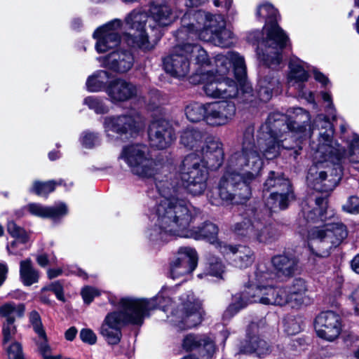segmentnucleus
<instances>
[{"mask_svg": "<svg viewBox=\"0 0 359 359\" xmlns=\"http://www.w3.org/2000/svg\"><path fill=\"white\" fill-rule=\"evenodd\" d=\"M176 37L179 41L198 39L222 48H228L234 43L233 34L225 28L224 18L201 10L190 11L183 15Z\"/></svg>", "mask_w": 359, "mask_h": 359, "instance_id": "nucleus-7", "label": "nucleus"}, {"mask_svg": "<svg viewBox=\"0 0 359 359\" xmlns=\"http://www.w3.org/2000/svg\"><path fill=\"white\" fill-rule=\"evenodd\" d=\"M224 150L222 143L218 140H210L206 142L203 148V157L205 168L208 169H217L221 166L224 160Z\"/></svg>", "mask_w": 359, "mask_h": 359, "instance_id": "nucleus-31", "label": "nucleus"}, {"mask_svg": "<svg viewBox=\"0 0 359 359\" xmlns=\"http://www.w3.org/2000/svg\"><path fill=\"white\" fill-rule=\"evenodd\" d=\"M43 290L52 291L59 300L64 301L63 288L59 282H54Z\"/></svg>", "mask_w": 359, "mask_h": 359, "instance_id": "nucleus-58", "label": "nucleus"}, {"mask_svg": "<svg viewBox=\"0 0 359 359\" xmlns=\"http://www.w3.org/2000/svg\"><path fill=\"white\" fill-rule=\"evenodd\" d=\"M348 158L355 170H359V137H354L348 153Z\"/></svg>", "mask_w": 359, "mask_h": 359, "instance_id": "nucleus-49", "label": "nucleus"}, {"mask_svg": "<svg viewBox=\"0 0 359 359\" xmlns=\"http://www.w3.org/2000/svg\"><path fill=\"white\" fill-rule=\"evenodd\" d=\"M207 109V103H191L185 108V114L187 118L191 122L204 121L206 123Z\"/></svg>", "mask_w": 359, "mask_h": 359, "instance_id": "nucleus-42", "label": "nucleus"}, {"mask_svg": "<svg viewBox=\"0 0 359 359\" xmlns=\"http://www.w3.org/2000/svg\"><path fill=\"white\" fill-rule=\"evenodd\" d=\"M206 271L205 276L210 275L219 278H223L222 274L224 273L223 264L217 258L215 257L209 260Z\"/></svg>", "mask_w": 359, "mask_h": 359, "instance_id": "nucleus-47", "label": "nucleus"}, {"mask_svg": "<svg viewBox=\"0 0 359 359\" xmlns=\"http://www.w3.org/2000/svg\"><path fill=\"white\" fill-rule=\"evenodd\" d=\"M316 129L318 130V139L310 144L313 164L309 169L306 182L309 187L317 191L329 192L341 180V169L339 162L345 150L333 139L332 124L323 114L315 119L313 135Z\"/></svg>", "mask_w": 359, "mask_h": 359, "instance_id": "nucleus-2", "label": "nucleus"}, {"mask_svg": "<svg viewBox=\"0 0 359 359\" xmlns=\"http://www.w3.org/2000/svg\"><path fill=\"white\" fill-rule=\"evenodd\" d=\"M99 60L104 67L120 74L129 72L135 62L133 54L130 50L123 49L113 51L100 57Z\"/></svg>", "mask_w": 359, "mask_h": 359, "instance_id": "nucleus-27", "label": "nucleus"}, {"mask_svg": "<svg viewBox=\"0 0 359 359\" xmlns=\"http://www.w3.org/2000/svg\"><path fill=\"white\" fill-rule=\"evenodd\" d=\"M259 18L266 20L262 32L251 33L249 40L257 42L258 58L266 66L276 68L282 62V51L290 43L288 36L278 25V11L270 4H260L256 11Z\"/></svg>", "mask_w": 359, "mask_h": 359, "instance_id": "nucleus-8", "label": "nucleus"}, {"mask_svg": "<svg viewBox=\"0 0 359 359\" xmlns=\"http://www.w3.org/2000/svg\"><path fill=\"white\" fill-rule=\"evenodd\" d=\"M344 210L355 214L359 212V198L355 196H351L346 203L343 206Z\"/></svg>", "mask_w": 359, "mask_h": 359, "instance_id": "nucleus-55", "label": "nucleus"}, {"mask_svg": "<svg viewBox=\"0 0 359 359\" xmlns=\"http://www.w3.org/2000/svg\"><path fill=\"white\" fill-rule=\"evenodd\" d=\"M25 312V306L24 304H15L8 302L0 307V315L8 318H22Z\"/></svg>", "mask_w": 359, "mask_h": 359, "instance_id": "nucleus-44", "label": "nucleus"}, {"mask_svg": "<svg viewBox=\"0 0 359 359\" xmlns=\"http://www.w3.org/2000/svg\"><path fill=\"white\" fill-rule=\"evenodd\" d=\"M103 128L106 135L110 139L114 134L133 137L144 128L142 116L135 111L117 116H107L103 118Z\"/></svg>", "mask_w": 359, "mask_h": 359, "instance_id": "nucleus-14", "label": "nucleus"}, {"mask_svg": "<svg viewBox=\"0 0 359 359\" xmlns=\"http://www.w3.org/2000/svg\"><path fill=\"white\" fill-rule=\"evenodd\" d=\"M203 140L202 132L198 130L187 128L184 130L180 136V142L190 149H198Z\"/></svg>", "mask_w": 359, "mask_h": 359, "instance_id": "nucleus-39", "label": "nucleus"}, {"mask_svg": "<svg viewBox=\"0 0 359 359\" xmlns=\"http://www.w3.org/2000/svg\"><path fill=\"white\" fill-rule=\"evenodd\" d=\"M271 210L256 208L252 215L250 239L259 243L269 244L278 239L280 233L270 222Z\"/></svg>", "mask_w": 359, "mask_h": 359, "instance_id": "nucleus-18", "label": "nucleus"}, {"mask_svg": "<svg viewBox=\"0 0 359 359\" xmlns=\"http://www.w3.org/2000/svg\"><path fill=\"white\" fill-rule=\"evenodd\" d=\"M197 262L198 256L195 249L180 248L176 259L170 264V276L175 280L191 273L196 269Z\"/></svg>", "mask_w": 359, "mask_h": 359, "instance_id": "nucleus-25", "label": "nucleus"}, {"mask_svg": "<svg viewBox=\"0 0 359 359\" xmlns=\"http://www.w3.org/2000/svg\"><path fill=\"white\" fill-rule=\"evenodd\" d=\"M8 266L5 263L0 262V286L6 279Z\"/></svg>", "mask_w": 359, "mask_h": 359, "instance_id": "nucleus-61", "label": "nucleus"}, {"mask_svg": "<svg viewBox=\"0 0 359 359\" xmlns=\"http://www.w3.org/2000/svg\"><path fill=\"white\" fill-rule=\"evenodd\" d=\"M192 61L201 66L210 64L209 56L203 47L187 43L176 46L172 53L163 59V66L167 73L181 79L189 74Z\"/></svg>", "mask_w": 359, "mask_h": 359, "instance_id": "nucleus-11", "label": "nucleus"}, {"mask_svg": "<svg viewBox=\"0 0 359 359\" xmlns=\"http://www.w3.org/2000/svg\"><path fill=\"white\" fill-rule=\"evenodd\" d=\"M7 231L8 233L15 238L10 245L7 246V249L9 253L14 255H20V252L15 250L19 245H22L23 246L20 248V250H24L25 248V244L28 241V235L26 231L18 226L14 222L10 221L8 222L7 225Z\"/></svg>", "mask_w": 359, "mask_h": 359, "instance_id": "nucleus-36", "label": "nucleus"}, {"mask_svg": "<svg viewBox=\"0 0 359 359\" xmlns=\"http://www.w3.org/2000/svg\"><path fill=\"white\" fill-rule=\"evenodd\" d=\"M118 160L124 162L130 172L142 178H149L157 173L158 165L152 158L147 145L129 144L123 147Z\"/></svg>", "mask_w": 359, "mask_h": 359, "instance_id": "nucleus-13", "label": "nucleus"}, {"mask_svg": "<svg viewBox=\"0 0 359 359\" xmlns=\"http://www.w3.org/2000/svg\"><path fill=\"white\" fill-rule=\"evenodd\" d=\"M121 27V20L114 19L95 29L93 36L96 40L95 48L97 53H105L120 43Z\"/></svg>", "mask_w": 359, "mask_h": 359, "instance_id": "nucleus-19", "label": "nucleus"}, {"mask_svg": "<svg viewBox=\"0 0 359 359\" xmlns=\"http://www.w3.org/2000/svg\"><path fill=\"white\" fill-rule=\"evenodd\" d=\"M111 74L105 70H99L88 76L86 81V88L90 92H100L106 88L109 83Z\"/></svg>", "mask_w": 359, "mask_h": 359, "instance_id": "nucleus-37", "label": "nucleus"}, {"mask_svg": "<svg viewBox=\"0 0 359 359\" xmlns=\"http://www.w3.org/2000/svg\"><path fill=\"white\" fill-rule=\"evenodd\" d=\"M264 166V161L257 145L253 142V135L250 130L244 134L242 147L234 151L229 157L226 171L219 183V195L224 202H231L238 196L244 203L251 196L249 184L258 177Z\"/></svg>", "mask_w": 359, "mask_h": 359, "instance_id": "nucleus-3", "label": "nucleus"}, {"mask_svg": "<svg viewBox=\"0 0 359 359\" xmlns=\"http://www.w3.org/2000/svg\"><path fill=\"white\" fill-rule=\"evenodd\" d=\"M322 98L324 102L327 103L326 106L327 113L329 114V116H332L333 120H334L336 118V109L334 107L331 95L328 93L323 92Z\"/></svg>", "mask_w": 359, "mask_h": 359, "instance_id": "nucleus-57", "label": "nucleus"}, {"mask_svg": "<svg viewBox=\"0 0 359 359\" xmlns=\"http://www.w3.org/2000/svg\"><path fill=\"white\" fill-rule=\"evenodd\" d=\"M290 72L287 75V83L290 86L294 87L299 90V95L304 97L309 102L314 103V97L311 92L304 93L303 83L307 81L309 74L306 63L297 57H292L289 63Z\"/></svg>", "mask_w": 359, "mask_h": 359, "instance_id": "nucleus-26", "label": "nucleus"}, {"mask_svg": "<svg viewBox=\"0 0 359 359\" xmlns=\"http://www.w3.org/2000/svg\"><path fill=\"white\" fill-rule=\"evenodd\" d=\"M177 310L172 313L171 322L180 330L190 329L202 320L201 302L196 299L192 292L183 294L179 299Z\"/></svg>", "mask_w": 359, "mask_h": 359, "instance_id": "nucleus-15", "label": "nucleus"}, {"mask_svg": "<svg viewBox=\"0 0 359 359\" xmlns=\"http://www.w3.org/2000/svg\"><path fill=\"white\" fill-rule=\"evenodd\" d=\"M168 182L160 181L158 190L161 196L160 204L155 208L153 224L146 231V236L151 241H165L174 236L195 240H207L219 250L217 241L218 227L212 223L189 228L194 219L193 208L186 199L175 198L173 193L166 187Z\"/></svg>", "mask_w": 359, "mask_h": 359, "instance_id": "nucleus-1", "label": "nucleus"}, {"mask_svg": "<svg viewBox=\"0 0 359 359\" xmlns=\"http://www.w3.org/2000/svg\"><path fill=\"white\" fill-rule=\"evenodd\" d=\"M287 291L285 288L273 287L272 284L254 292L247 299L236 306V302H232L224 311L223 317L230 318L237 313L241 309L245 308L248 304L260 303L266 305L284 306L287 304Z\"/></svg>", "mask_w": 359, "mask_h": 359, "instance_id": "nucleus-16", "label": "nucleus"}, {"mask_svg": "<svg viewBox=\"0 0 359 359\" xmlns=\"http://www.w3.org/2000/svg\"><path fill=\"white\" fill-rule=\"evenodd\" d=\"M80 338L83 342L88 344H95L97 341V336L90 329H82L80 332Z\"/></svg>", "mask_w": 359, "mask_h": 359, "instance_id": "nucleus-56", "label": "nucleus"}, {"mask_svg": "<svg viewBox=\"0 0 359 359\" xmlns=\"http://www.w3.org/2000/svg\"><path fill=\"white\" fill-rule=\"evenodd\" d=\"M264 189L269 191L275 188L266 200V205L273 211L278 209L284 210L288 207L289 203L294 198L290 181L284 178L281 174L273 171L269 172L264 184Z\"/></svg>", "mask_w": 359, "mask_h": 359, "instance_id": "nucleus-17", "label": "nucleus"}, {"mask_svg": "<svg viewBox=\"0 0 359 359\" xmlns=\"http://www.w3.org/2000/svg\"><path fill=\"white\" fill-rule=\"evenodd\" d=\"M206 123L218 127L229 123L234 118L236 107L232 102H212L207 103Z\"/></svg>", "mask_w": 359, "mask_h": 359, "instance_id": "nucleus-23", "label": "nucleus"}, {"mask_svg": "<svg viewBox=\"0 0 359 359\" xmlns=\"http://www.w3.org/2000/svg\"><path fill=\"white\" fill-rule=\"evenodd\" d=\"M149 144L158 149L169 147L175 139L170 122L165 119L153 121L148 130Z\"/></svg>", "mask_w": 359, "mask_h": 359, "instance_id": "nucleus-22", "label": "nucleus"}, {"mask_svg": "<svg viewBox=\"0 0 359 359\" xmlns=\"http://www.w3.org/2000/svg\"><path fill=\"white\" fill-rule=\"evenodd\" d=\"M349 300L353 306V314L359 315V285H358L349 296Z\"/></svg>", "mask_w": 359, "mask_h": 359, "instance_id": "nucleus-59", "label": "nucleus"}, {"mask_svg": "<svg viewBox=\"0 0 359 359\" xmlns=\"http://www.w3.org/2000/svg\"><path fill=\"white\" fill-rule=\"evenodd\" d=\"M241 351L244 353H255L258 356L266 355L269 353V346L267 342L259 337H252L242 347Z\"/></svg>", "mask_w": 359, "mask_h": 359, "instance_id": "nucleus-40", "label": "nucleus"}, {"mask_svg": "<svg viewBox=\"0 0 359 359\" xmlns=\"http://www.w3.org/2000/svg\"><path fill=\"white\" fill-rule=\"evenodd\" d=\"M14 318H8L6 319V322L3 325V335H4V343H7L9 341L13 336L15 335L16 332V327L13 325Z\"/></svg>", "mask_w": 359, "mask_h": 359, "instance_id": "nucleus-51", "label": "nucleus"}, {"mask_svg": "<svg viewBox=\"0 0 359 359\" xmlns=\"http://www.w3.org/2000/svg\"><path fill=\"white\" fill-rule=\"evenodd\" d=\"M208 179V172L205 161L198 155L189 154L183 159L179 167L178 173L168 172V166H162L161 175L156 177V187L158 189V183L160 181H167L168 182L166 187L172 192V189L176 190V193H173V196L183 199L180 197L182 189L181 187L193 196H200L207 189ZM158 194V205L160 204L159 200L162 198L160 193Z\"/></svg>", "mask_w": 359, "mask_h": 359, "instance_id": "nucleus-9", "label": "nucleus"}, {"mask_svg": "<svg viewBox=\"0 0 359 359\" xmlns=\"http://www.w3.org/2000/svg\"><path fill=\"white\" fill-rule=\"evenodd\" d=\"M207 352L208 356L212 355L215 351V346L214 342L208 337L203 336L202 346Z\"/></svg>", "mask_w": 359, "mask_h": 359, "instance_id": "nucleus-60", "label": "nucleus"}, {"mask_svg": "<svg viewBox=\"0 0 359 359\" xmlns=\"http://www.w3.org/2000/svg\"><path fill=\"white\" fill-rule=\"evenodd\" d=\"M172 294V290L170 288L163 287L162 290L154 297L150 299L147 298H133L130 297L133 300H145L148 303H147V306H144L147 309V314L144 316V319L148 318L151 311H154L156 309H161L163 311L165 310L167 307L171 305L172 301L170 297V295Z\"/></svg>", "mask_w": 359, "mask_h": 359, "instance_id": "nucleus-34", "label": "nucleus"}, {"mask_svg": "<svg viewBox=\"0 0 359 359\" xmlns=\"http://www.w3.org/2000/svg\"><path fill=\"white\" fill-rule=\"evenodd\" d=\"M280 88L279 79L275 72H271L259 81L258 96L262 101L267 102L271 98L273 93H278Z\"/></svg>", "mask_w": 359, "mask_h": 359, "instance_id": "nucleus-35", "label": "nucleus"}, {"mask_svg": "<svg viewBox=\"0 0 359 359\" xmlns=\"http://www.w3.org/2000/svg\"><path fill=\"white\" fill-rule=\"evenodd\" d=\"M139 91L137 86L122 78L110 80L106 88V94L113 104L125 102L133 99L139 95Z\"/></svg>", "mask_w": 359, "mask_h": 359, "instance_id": "nucleus-24", "label": "nucleus"}, {"mask_svg": "<svg viewBox=\"0 0 359 359\" xmlns=\"http://www.w3.org/2000/svg\"><path fill=\"white\" fill-rule=\"evenodd\" d=\"M285 331L288 335H294L301 331L300 323L295 319H287L285 323Z\"/></svg>", "mask_w": 359, "mask_h": 359, "instance_id": "nucleus-54", "label": "nucleus"}, {"mask_svg": "<svg viewBox=\"0 0 359 359\" xmlns=\"http://www.w3.org/2000/svg\"><path fill=\"white\" fill-rule=\"evenodd\" d=\"M287 291V305L293 309H299L309 304L310 299L306 295L307 286L302 278L294 279L292 284L285 287Z\"/></svg>", "mask_w": 359, "mask_h": 359, "instance_id": "nucleus-29", "label": "nucleus"}, {"mask_svg": "<svg viewBox=\"0 0 359 359\" xmlns=\"http://www.w3.org/2000/svg\"><path fill=\"white\" fill-rule=\"evenodd\" d=\"M100 137L97 133L84 131L80 137L81 145L86 149H92L100 144Z\"/></svg>", "mask_w": 359, "mask_h": 359, "instance_id": "nucleus-48", "label": "nucleus"}, {"mask_svg": "<svg viewBox=\"0 0 359 359\" xmlns=\"http://www.w3.org/2000/svg\"><path fill=\"white\" fill-rule=\"evenodd\" d=\"M62 182V180L58 182L50 180L45 182L35 181L33 183L31 191L38 196H46L49 193L55 190L56 186L61 185Z\"/></svg>", "mask_w": 359, "mask_h": 359, "instance_id": "nucleus-45", "label": "nucleus"}, {"mask_svg": "<svg viewBox=\"0 0 359 359\" xmlns=\"http://www.w3.org/2000/svg\"><path fill=\"white\" fill-rule=\"evenodd\" d=\"M147 13L142 8H136L129 13L125 18V23L130 29L134 31L127 39L128 45L147 51L152 50L162 34L161 29L149 24Z\"/></svg>", "mask_w": 359, "mask_h": 359, "instance_id": "nucleus-12", "label": "nucleus"}, {"mask_svg": "<svg viewBox=\"0 0 359 359\" xmlns=\"http://www.w3.org/2000/svg\"><path fill=\"white\" fill-rule=\"evenodd\" d=\"M100 292L97 289L87 286L82 289L81 290V296L85 303L90 304L93 299L100 295Z\"/></svg>", "mask_w": 359, "mask_h": 359, "instance_id": "nucleus-53", "label": "nucleus"}, {"mask_svg": "<svg viewBox=\"0 0 359 359\" xmlns=\"http://www.w3.org/2000/svg\"><path fill=\"white\" fill-rule=\"evenodd\" d=\"M294 122L285 123L283 114H271L267 122L261 127V136L257 142V151L262 152L266 159L277 157L281 149H291L294 147L291 144L294 139L301 138L298 133H304L306 126L302 123H308L310 120L309 113L302 108L292 109Z\"/></svg>", "mask_w": 359, "mask_h": 359, "instance_id": "nucleus-6", "label": "nucleus"}, {"mask_svg": "<svg viewBox=\"0 0 359 359\" xmlns=\"http://www.w3.org/2000/svg\"><path fill=\"white\" fill-rule=\"evenodd\" d=\"M8 359H24L21 344L18 342L12 344L7 349Z\"/></svg>", "mask_w": 359, "mask_h": 359, "instance_id": "nucleus-52", "label": "nucleus"}, {"mask_svg": "<svg viewBox=\"0 0 359 359\" xmlns=\"http://www.w3.org/2000/svg\"><path fill=\"white\" fill-rule=\"evenodd\" d=\"M314 327L318 337L327 341H334L341 332V319L333 311L322 312L316 318Z\"/></svg>", "mask_w": 359, "mask_h": 359, "instance_id": "nucleus-20", "label": "nucleus"}, {"mask_svg": "<svg viewBox=\"0 0 359 359\" xmlns=\"http://www.w3.org/2000/svg\"><path fill=\"white\" fill-rule=\"evenodd\" d=\"M168 0H154L151 4L149 13L151 18L156 23V27L170 25L175 22L177 16L170 7L165 4Z\"/></svg>", "mask_w": 359, "mask_h": 359, "instance_id": "nucleus-30", "label": "nucleus"}, {"mask_svg": "<svg viewBox=\"0 0 359 359\" xmlns=\"http://www.w3.org/2000/svg\"><path fill=\"white\" fill-rule=\"evenodd\" d=\"M216 74L208 72L202 75L203 90L212 99H231L241 90L250 94L251 86L246 80V66L244 57L236 52L215 56Z\"/></svg>", "mask_w": 359, "mask_h": 359, "instance_id": "nucleus-5", "label": "nucleus"}, {"mask_svg": "<svg viewBox=\"0 0 359 359\" xmlns=\"http://www.w3.org/2000/svg\"><path fill=\"white\" fill-rule=\"evenodd\" d=\"M26 208L34 216L50 218L53 220L58 219L67 213V208L64 203L54 206H44L40 203H32L28 204Z\"/></svg>", "mask_w": 359, "mask_h": 359, "instance_id": "nucleus-32", "label": "nucleus"}, {"mask_svg": "<svg viewBox=\"0 0 359 359\" xmlns=\"http://www.w3.org/2000/svg\"><path fill=\"white\" fill-rule=\"evenodd\" d=\"M29 318L33 330L38 335V340L36 341L37 346L44 351L48 349L47 336L39 313L36 311H33L29 313Z\"/></svg>", "mask_w": 359, "mask_h": 359, "instance_id": "nucleus-38", "label": "nucleus"}, {"mask_svg": "<svg viewBox=\"0 0 359 359\" xmlns=\"http://www.w3.org/2000/svg\"><path fill=\"white\" fill-rule=\"evenodd\" d=\"M256 209L248 210L245 212V217L242 222H236L232 226V231L237 235L248 237L250 239V231L252 229V215Z\"/></svg>", "mask_w": 359, "mask_h": 359, "instance_id": "nucleus-43", "label": "nucleus"}, {"mask_svg": "<svg viewBox=\"0 0 359 359\" xmlns=\"http://www.w3.org/2000/svg\"><path fill=\"white\" fill-rule=\"evenodd\" d=\"M83 103L96 114H106L109 111L106 102L98 97L89 96L84 99Z\"/></svg>", "mask_w": 359, "mask_h": 359, "instance_id": "nucleus-46", "label": "nucleus"}, {"mask_svg": "<svg viewBox=\"0 0 359 359\" xmlns=\"http://www.w3.org/2000/svg\"><path fill=\"white\" fill-rule=\"evenodd\" d=\"M20 277L22 283L26 286H30L39 281V272L33 267L30 259L20 262Z\"/></svg>", "mask_w": 359, "mask_h": 359, "instance_id": "nucleus-41", "label": "nucleus"}, {"mask_svg": "<svg viewBox=\"0 0 359 359\" xmlns=\"http://www.w3.org/2000/svg\"><path fill=\"white\" fill-rule=\"evenodd\" d=\"M315 79L325 86L328 83V79L322 73L317 70H313Z\"/></svg>", "mask_w": 359, "mask_h": 359, "instance_id": "nucleus-62", "label": "nucleus"}, {"mask_svg": "<svg viewBox=\"0 0 359 359\" xmlns=\"http://www.w3.org/2000/svg\"><path fill=\"white\" fill-rule=\"evenodd\" d=\"M351 266L354 272L359 274V254L355 255L351 260Z\"/></svg>", "mask_w": 359, "mask_h": 359, "instance_id": "nucleus-64", "label": "nucleus"}, {"mask_svg": "<svg viewBox=\"0 0 359 359\" xmlns=\"http://www.w3.org/2000/svg\"><path fill=\"white\" fill-rule=\"evenodd\" d=\"M318 221L325 222L322 227H315L309 231V246L313 254L325 257L330 251L339 246L347 236L345 226L334 216V210L327 208V200L316 198L315 201H304L302 203L299 224L306 226Z\"/></svg>", "mask_w": 359, "mask_h": 359, "instance_id": "nucleus-4", "label": "nucleus"}, {"mask_svg": "<svg viewBox=\"0 0 359 359\" xmlns=\"http://www.w3.org/2000/svg\"><path fill=\"white\" fill-rule=\"evenodd\" d=\"M273 273L270 271L265 264H259L252 276L250 277L249 285L241 294H236L233 297L236 306L247 299L254 292L273 283Z\"/></svg>", "mask_w": 359, "mask_h": 359, "instance_id": "nucleus-21", "label": "nucleus"}, {"mask_svg": "<svg viewBox=\"0 0 359 359\" xmlns=\"http://www.w3.org/2000/svg\"><path fill=\"white\" fill-rule=\"evenodd\" d=\"M203 336L187 334L184 337L182 342V347L186 351H192L202 346Z\"/></svg>", "mask_w": 359, "mask_h": 359, "instance_id": "nucleus-50", "label": "nucleus"}, {"mask_svg": "<svg viewBox=\"0 0 359 359\" xmlns=\"http://www.w3.org/2000/svg\"><path fill=\"white\" fill-rule=\"evenodd\" d=\"M299 259L293 255H279L272 257L271 264L279 277H290L297 269Z\"/></svg>", "mask_w": 359, "mask_h": 359, "instance_id": "nucleus-33", "label": "nucleus"}, {"mask_svg": "<svg viewBox=\"0 0 359 359\" xmlns=\"http://www.w3.org/2000/svg\"><path fill=\"white\" fill-rule=\"evenodd\" d=\"M145 300L122 298L119 304L121 311L109 313L101 326L100 333L109 344H118L121 339V327L124 324L141 325L147 313Z\"/></svg>", "mask_w": 359, "mask_h": 359, "instance_id": "nucleus-10", "label": "nucleus"}, {"mask_svg": "<svg viewBox=\"0 0 359 359\" xmlns=\"http://www.w3.org/2000/svg\"><path fill=\"white\" fill-rule=\"evenodd\" d=\"M219 251L229 257L233 264L238 268L245 269L255 261L254 252L247 246H233L224 243H218Z\"/></svg>", "mask_w": 359, "mask_h": 359, "instance_id": "nucleus-28", "label": "nucleus"}, {"mask_svg": "<svg viewBox=\"0 0 359 359\" xmlns=\"http://www.w3.org/2000/svg\"><path fill=\"white\" fill-rule=\"evenodd\" d=\"M77 334V330L74 327H71L65 333V339L68 341H73Z\"/></svg>", "mask_w": 359, "mask_h": 359, "instance_id": "nucleus-63", "label": "nucleus"}]
</instances>
